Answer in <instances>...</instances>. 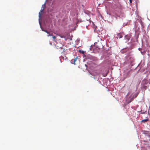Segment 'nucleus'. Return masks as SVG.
<instances>
[{
	"instance_id": "obj_1",
	"label": "nucleus",
	"mask_w": 150,
	"mask_h": 150,
	"mask_svg": "<svg viewBox=\"0 0 150 150\" xmlns=\"http://www.w3.org/2000/svg\"><path fill=\"white\" fill-rule=\"evenodd\" d=\"M94 46L98 49H100L103 47V45L100 42H95L94 43Z\"/></svg>"
},
{
	"instance_id": "obj_2",
	"label": "nucleus",
	"mask_w": 150,
	"mask_h": 150,
	"mask_svg": "<svg viewBox=\"0 0 150 150\" xmlns=\"http://www.w3.org/2000/svg\"><path fill=\"white\" fill-rule=\"evenodd\" d=\"M142 84L143 85H147L148 83L149 85L150 84V83H149L148 81L146 79H144L142 82Z\"/></svg>"
},
{
	"instance_id": "obj_3",
	"label": "nucleus",
	"mask_w": 150,
	"mask_h": 150,
	"mask_svg": "<svg viewBox=\"0 0 150 150\" xmlns=\"http://www.w3.org/2000/svg\"><path fill=\"white\" fill-rule=\"evenodd\" d=\"M130 39L129 36L128 35H126L125 37V39L126 40V42L129 41Z\"/></svg>"
},
{
	"instance_id": "obj_4",
	"label": "nucleus",
	"mask_w": 150,
	"mask_h": 150,
	"mask_svg": "<svg viewBox=\"0 0 150 150\" xmlns=\"http://www.w3.org/2000/svg\"><path fill=\"white\" fill-rule=\"evenodd\" d=\"M42 31H45L46 33H47V34H49V35H48V36H51V34L50 33H49V32H48L47 30H44L42 29Z\"/></svg>"
},
{
	"instance_id": "obj_5",
	"label": "nucleus",
	"mask_w": 150,
	"mask_h": 150,
	"mask_svg": "<svg viewBox=\"0 0 150 150\" xmlns=\"http://www.w3.org/2000/svg\"><path fill=\"white\" fill-rule=\"evenodd\" d=\"M43 10H41L40 11V12L39 13V17H40L42 15V13L43 12Z\"/></svg>"
},
{
	"instance_id": "obj_6",
	"label": "nucleus",
	"mask_w": 150,
	"mask_h": 150,
	"mask_svg": "<svg viewBox=\"0 0 150 150\" xmlns=\"http://www.w3.org/2000/svg\"><path fill=\"white\" fill-rule=\"evenodd\" d=\"M117 36L120 38H121L122 37V36L120 33L118 34V35H117Z\"/></svg>"
},
{
	"instance_id": "obj_7",
	"label": "nucleus",
	"mask_w": 150,
	"mask_h": 150,
	"mask_svg": "<svg viewBox=\"0 0 150 150\" xmlns=\"http://www.w3.org/2000/svg\"><path fill=\"white\" fill-rule=\"evenodd\" d=\"M149 119H146L143 120L142 121V122H144V123L148 121Z\"/></svg>"
},
{
	"instance_id": "obj_8",
	"label": "nucleus",
	"mask_w": 150,
	"mask_h": 150,
	"mask_svg": "<svg viewBox=\"0 0 150 150\" xmlns=\"http://www.w3.org/2000/svg\"><path fill=\"white\" fill-rule=\"evenodd\" d=\"M56 47H57V49H63L62 47H59V46L57 45H56Z\"/></svg>"
},
{
	"instance_id": "obj_9",
	"label": "nucleus",
	"mask_w": 150,
	"mask_h": 150,
	"mask_svg": "<svg viewBox=\"0 0 150 150\" xmlns=\"http://www.w3.org/2000/svg\"><path fill=\"white\" fill-rule=\"evenodd\" d=\"M52 38H53V39H54V41L56 42V40H55V39H56V36H52Z\"/></svg>"
},
{
	"instance_id": "obj_10",
	"label": "nucleus",
	"mask_w": 150,
	"mask_h": 150,
	"mask_svg": "<svg viewBox=\"0 0 150 150\" xmlns=\"http://www.w3.org/2000/svg\"><path fill=\"white\" fill-rule=\"evenodd\" d=\"M79 52L80 53L82 54H84L85 52L83 50H79Z\"/></svg>"
},
{
	"instance_id": "obj_11",
	"label": "nucleus",
	"mask_w": 150,
	"mask_h": 150,
	"mask_svg": "<svg viewBox=\"0 0 150 150\" xmlns=\"http://www.w3.org/2000/svg\"><path fill=\"white\" fill-rule=\"evenodd\" d=\"M143 87L145 89H146L147 88V86L144 85Z\"/></svg>"
},
{
	"instance_id": "obj_12",
	"label": "nucleus",
	"mask_w": 150,
	"mask_h": 150,
	"mask_svg": "<svg viewBox=\"0 0 150 150\" xmlns=\"http://www.w3.org/2000/svg\"><path fill=\"white\" fill-rule=\"evenodd\" d=\"M127 58H129V59H132V58L131 57H127Z\"/></svg>"
},
{
	"instance_id": "obj_13",
	"label": "nucleus",
	"mask_w": 150,
	"mask_h": 150,
	"mask_svg": "<svg viewBox=\"0 0 150 150\" xmlns=\"http://www.w3.org/2000/svg\"><path fill=\"white\" fill-rule=\"evenodd\" d=\"M76 59H74V64H75V62L76 61Z\"/></svg>"
},
{
	"instance_id": "obj_14",
	"label": "nucleus",
	"mask_w": 150,
	"mask_h": 150,
	"mask_svg": "<svg viewBox=\"0 0 150 150\" xmlns=\"http://www.w3.org/2000/svg\"><path fill=\"white\" fill-rule=\"evenodd\" d=\"M132 0H129V1H130V3H132Z\"/></svg>"
},
{
	"instance_id": "obj_15",
	"label": "nucleus",
	"mask_w": 150,
	"mask_h": 150,
	"mask_svg": "<svg viewBox=\"0 0 150 150\" xmlns=\"http://www.w3.org/2000/svg\"><path fill=\"white\" fill-rule=\"evenodd\" d=\"M132 61H133L130 60V61H129V62H132Z\"/></svg>"
},
{
	"instance_id": "obj_16",
	"label": "nucleus",
	"mask_w": 150,
	"mask_h": 150,
	"mask_svg": "<svg viewBox=\"0 0 150 150\" xmlns=\"http://www.w3.org/2000/svg\"><path fill=\"white\" fill-rule=\"evenodd\" d=\"M50 45H52V43H51V42H50Z\"/></svg>"
},
{
	"instance_id": "obj_17",
	"label": "nucleus",
	"mask_w": 150,
	"mask_h": 150,
	"mask_svg": "<svg viewBox=\"0 0 150 150\" xmlns=\"http://www.w3.org/2000/svg\"><path fill=\"white\" fill-rule=\"evenodd\" d=\"M128 74H127V76L126 77H125V78H127V77H128Z\"/></svg>"
},
{
	"instance_id": "obj_18",
	"label": "nucleus",
	"mask_w": 150,
	"mask_h": 150,
	"mask_svg": "<svg viewBox=\"0 0 150 150\" xmlns=\"http://www.w3.org/2000/svg\"><path fill=\"white\" fill-rule=\"evenodd\" d=\"M126 49H127V50H129V48H126Z\"/></svg>"
},
{
	"instance_id": "obj_19",
	"label": "nucleus",
	"mask_w": 150,
	"mask_h": 150,
	"mask_svg": "<svg viewBox=\"0 0 150 150\" xmlns=\"http://www.w3.org/2000/svg\"><path fill=\"white\" fill-rule=\"evenodd\" d=\"M61 45H62V46H63V45H61Z\"/></svg>"
},
{
	"instance_id": "obj_20",
	"label": "nucleus",
	"mask_w": 150,
	"mask_h": 150,
	"mask_svg": "<svg viewBox=\"0 0 150 150\" xmlns=\"http://www.w3.org/2000/svg\"><path fill=\"white\" fill-rule=\"evenodd\" d=\"M149 110H150V107L149 108Z\"/></svg>"
}]
</instances>
